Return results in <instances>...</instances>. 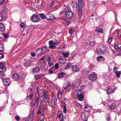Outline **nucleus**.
<instances>
[{
	"label": "nucleus",
	"mask_w": 121,
	"mask_h": 121,
	"mask_svg": "<svg viewBox=\"0 0 121 121\" xmlns=\"http://www.w3.org/2000/svg\"><path fill=\"white\" fill-rule=\"evenodd\" d=\"M42 93L43 95V100L41 101L40 103H42L43 102L45 103L49 102L50 99L48 93L45 89L43 90Z\"/></svg>",
	"instance_id": "obj_1"
},
{
	"label": "nucleus",
	"mask_w": 121,
	"mask_h": 121,
	"mask_svg": "<svg viewBox=\"0 0 121 121\" xmlns=\"http://www.w3.org/2000/svg\"><path fill=\"white\" fill-rule=\"evenodd\" d=\"M106 50V48L103 44H101L98 47L96 52L99 54H103Z\"/></svg>",
	"instance_id": "obj_2"
},
{
	"label": "nucleus",
	"mask_w": 121,
	"mask_h": 121,
	"mask_svg": "<svg viewBox=\"0 0 121 121\" xmlns=\"http://www.w3.org/2000/svg\"><path fill=\"white\" fill-rule=\"evenodd\" d=\"M39 94L38 93V91H37V93L35 94V99L32 100L31 102L30 105L31 106H34L35 104H36L37 105V104L39 100Z\"/></svg>",
	"instance_id": "obj_3"
},
{
	"label": "nucleus",
	"mask_w": 121,
	"mask_h": 121,
	"mask_svg": "<svg viewBox=\"0 0 121 121\" xmlns=\"http://www.w3.org/2000/svg\"><path fill=\"white\" fill-rule=\"evenodd\" d=\"M63 12H61L60 13V14H62L63 13L65 12V16L66 18L68 19H71L73 17V13L71 11L69 10H68V11H63Z\"/></svg>",
	"instance_id": "obj_4"
},
{
	"label": "nucleus",
	"mask_w": 121,
	"mask_h": 121,
	"mask_svg": "<svg viewBox=\"0 0 121 121\" xmlns=\"http://www.w3.org/2000/svg\"><path fill=\"white\" fill-rule=\"evenodd\" d=\"M47 48L45 47L39 49L36 51V54L37 55H42L47 50Z\"/></svg>",
	"instance_id": "obj_5"
},
{
	"label": "nucleus",
	"mask_w": 121,
	"mask_h": 121,
	"mask_svg": "<svg viewBox=\"0 0 121 121\" xmlns=\"http://www.w3.org/2000/svg\"><path fill=\"white\" fill-rule=\"evenodd\" d=\"M11 82V80L9 78L4 79L3 80V83L5 86H8L9 85Z\"/></svg>",
	"instance_id": "obj_6"
},
{
	"label": "nucleus",
	"mask_w": 121,
	"mask_h": 121,
	"mask_svg": "<svg viewBox=\"0 0 121 121\" xmlns=\"http://www.w3.org/2000/svg\"><path fill=\"white\" fill-rule=\"evenodd\" d=\"M30 19L34 22H37L39 19V17L37 15L34 14L30 18Z\"/></svg>",
	"instance_id": "obj_7"
},
{
	"label": "nucleus",
	"mask_w": 121,
	"mask_h": 121,
	"mask_svg": "<svg viewBox=\"0 0 121 121\" xmlns=\"http://www.w3.org/2000/svg\"><path fill=\"white\" fill-rule=\"evenodd\" d=\"M96 76L93 74H90L89 77V79L91 81H95L96 78Z\"/></svg>",
	"instance_id": "obj_8"
},
{
	"label": "nucleus",
	"mask_w": 121,
	"mask_h": 121,
	"mask_svg": "<svg viewBox=\"0 0 121 121\" xmlns=\"http://www.w3.org/2000/svg\"><path fill=\"white\" fill-rule=\"evenodd\" d=\"M34 109V107L31 108L30 118L28 121H32L33 118Z\"/></svg>",
	"instance_id": "obj_9"
},
{
	"label": "nucleus",
	"mask_w": 121,
	"mask_h": 121,
	"mask_svg": "<svg viewBox=\"0 0 121 121\" xmlns=\"http://www.w3.org/2000/svg\"><path fill=\"white\" fill-rule=\"evenodd\" d=\"M6 70V68L3 65L2 63L0 62V72H4Z\"/></svg>",
	"instance_id": "obj_10"
},
{
	"label": "nucleus",
	"mask_w": 121,
	"mask_h": 121,
	"mask_svg": "<svg viewBox=\"0 0 121 121\" xmlns=\"http://www.w3.org/2000/svg\"><path fill=\"white\" fill-rule=\"evenodd\" d=\"M49 45V47L52 49H54L55 48V47L54 45L53 41L52 40H50L48 42Z\"/></svg>",
	"instance_id": "obj_11"
},
{
	"label": "nucleus",
	"mask_w": 121,
	"mask_h": 121,
	"mask_svg": "<svg viewBox=\"0 0 121 121\" xmlns=\"http://www.w3.org/2000/svg\"><path fill=\"white\" fill-rule=\"evenodd\" d=\"M66 59L64 57L60 58L59 60V62L60 64H63L66 62Z\"/></svg>",
	"instance_id": "obj_12"
},
{
	"label": "nucleus",
	"mask_w": 121,
	"mask_h": 121,
	"mask_svg": "<svg viewBox=\"0 0 121 121\" xmlns=\"http://www.w3.org/2000/svg\"><path fill=\"white\" fill-rule=\"evenodd\" d=\"M72 68L73 71L75 72H77L79 70V68L76 65H73Z\"/></svg>",
	"instance_id": "obj_13"
},
{
	"label": "nucleus",
	"mask_w": 121,
	"mask_h": 121,
	"mask_svg": "<svg viewBox=\"0 0 121 121\" xmlns=\"http://www.w3.org/2000/svg\"><path fill=\"white\" fill-rule=\"evenodd\" d=\"M63 92V90L60 91L58 92L57 94V97L59 99H60L62 96Z\"/></svg>",
	"instance_id": "obj_14"
},
{
	"label": "nucleus",
	"mask_w": 121,
	"mask_h": 121,
	"mask_svg": "<svg viewBox=\"0 0 121 121\" xmlns=\"http://www.w3.org/2000/svg\"><path fill=\"white\" fill-rule=\"evenodd\" d=\"M13 78L15 80H17L21 78L17 74H14L13 76Z\"/></svg>",
	"instance_id": "obj_15"
},
{
	"label": "nucleus",
	"mask_w": 121,
	"mask_h": 121,
	"mask_svg": "<svg viewBox=\"0 0 121 121\" xmlns=\"http://www.w3.org/2000/svg\"><path fill=\"white\" fill-rule=\"evenodd\" d=\"M32 63V62L30 61H26L24 64V65L26 67H29L31 65Z\"/></svg>",
	"instance_id": "obj_16"
},
{
	"label": "nucleus",
	"mask_w": 121,
	"mask_h": 121,
	"mask_svg": "<svg viewBox=\"0 0 121 121\" xmlns=\"http://www.w3.org/2000/svg\"><path fill=\"white\" fill-rule=\"evenodd\" d=\"M5 28L3 24L2 23H0V31H4Z\"/></svg>",
	"instance_id": "obj_17"
},
{
	"label": "nucleus",
	"mask_w": 121,
	"mask_h": 121,
	"mask_svg": "<svg viewBox=\"0 0 121 121\" xmlns=\"http://www.w3.org/2000/svg\"><path fill=\"white\" fill-rule=\"evenodd\" d=\"M39 70V68L38 67L36 66L33 69L32 72L34 73H36L38 72Z\"/></svg>",
	"instance_id": "obj_18"
},
{
	"label": "nucleus",
	"mask_w": 121,
	"mask_h": 121,
	"mask_svg": "<svg viewBox=\"0 0 121 121\" xmlns=\"http://www.w3.org/2000/svg\"><path fill=\"white\" fill-rule=\"evenodd\" d=\"M61 19L62 20H64L63 22L65 25H68L70 24L69 22L67 20H65V19L64 18H62Z\"/></svg>",
	"instance_id": "obj_19"
},
{
	"label": "nucleus",
	"mask_w": 121,
	"mask_h": 121,
	"mask_svg": "<svg viewBox=\"0 0 121 121\" xmlns=\"http://www.w3.org/2000/svg\"><path fill=\"white\" fill-rule=\"evenodd\" d=\"M8 11V9L6 6H4L2 7V13H7Z\"/></svg>",
	"instance_id": "obj_20"
},
{
	"label": "nucleus",
	"mask_w": 121,
	"mask_h": 121,
	"mask_svg": "<svg viewBox=\"0 0 121 121\" xmlns=\"http://www.w3.org/2000/svg\"><path fill=\"white\" fill-rule=\"evenodd\" d=\"M55 99L54 98H53L52 99L51 101V104L53 107H55Z\"/></svg>",
	"instance_id": "obj_21"
},
{
	"label": "nucleus",
	"mask_w": 121,
	"mask_h": 121,
	"mask_svg": "<svg viewBox=\"0 0 121 121\" xmlns=\"http://www.w3.org/2000/svg\"><path fill=\"white\" fill-rule=\"evenodd\" d=\"M34 90V87L32 85L28 89V91L30 93L33 92Z\"/></svg>",
	"instance_id": "obj_22"
},
{
	"label": "nucleus",
	"mask_w": 121,
	"mask_h": 121,
	"mask_svg": "<svg viewBox=\"0 0 121 121\" xmlns=\"http://www.w3.org/2000/svg\"><path fill=\"white\" fill-rule=\"evenodd\" d=\"M77 95H78V100L80 101H82L83 99V96L82 95L80 94L79 95L78 94Z\"/></svg>",
	"instance_id": "obj_23"
},
{
	"label": "nucleus",
	"mask_w": 121,
	"mask_h": 121,
	"mask_svg": "<svg viewBox=\"0 0 121 121\" xmlns=\"http://www.w3.org/2000/svg\"><path fill=\"white\" fill-rule=\"evenodd\" d=\"M90 108L88 105H86L84 108L85 111L86 112H89L90 111V110H89Z\"/></svg>",
	"instance_id": "obj_24"
},
{
	"label": "nucleus",
	"mask_w": 121,
	"mask_h": 121,
	"mask_svg": "<svg viewBox=\"0 0 121 121\" xmlns=\"http://www.w3.org/2000/svg\"><path fill=\"white\" fill-rule=\"evenodd\" d=\"M78 17L79 19L81 18L82 15V10H78Z\"/></svg>",
	"instance_id": "obj_25"
},
{
	"label": "nucleus",
	"mask_w": 121,
	"mask_h": 121,
	"mask_svg": "<svg viewBox=\"0 0 121 121\" xmlns=\"http://www.w3.org/2000/svg\"><path fill=\"white\" fill-rule=\"evenodd\" d=\"M75 30V29L74 28H71L69 30V33L71 35H72Z\"/></svg>",
	"instance_id": "obj_26"
},
{
	"label": "nucleus",
	"mask_w": 121,
	"mask_h": 121,
	"mask_svg": "<svg viewBox=\"0 0 121 121\" xmlns=\"http://www.w3.org/2000/svg\"><path fill=\"white\" fill-rule=\"evenodd\" d=\"M114 91H112V89L111 88H109L107 90L106 92L108 95H109L111 94L112 92L114 93Z\"/></svg>",
	"instance_id": "obj_27"
},
{
	"label": "nucleus",
	"mask_w": 121,
	"mask_h": 121,
	"mask_svg": "<svg viewBox=\"0 0 121 121\" xmlns=\"http://www.w3.org/2000/svg\"><path fill=\"white\" fill-rule=\"evenodd\" d=\"M65 74L64 73L61 72L58 74V76L59 78H62Z\"/></svg>",
	"instance_id": "obj_28"
},
{
	"label": "nucleus",
	"mask_w": 121,
	"mask_h": 121,
	"mask_svg": "<svg viewBox=\"0 0 121 121\" xmlns=\"http://www.w3.org/2000/svg\"><path fill=\"white\" fill-rule=\"evenodd\" d=\"M39 108L42 110H44L46 109V108L43 105L41 104L39 106Z\"/></svg>",
	"instance_id": "obj_29"
},
{
	"label": "nucleus",
	"mask_w": 121,
	"mask_h": 121,
	"mask_svg": "<svg viewBox=\"0 0 121 121\" xmlns=\"http://www.w3.org/2000/svg\"><path fill=\"white\" fill-rule=\"evenodd\" d=\"M96 31L97 32H101L103 33V30L100 28H97L96 30Z\"/></svg>",
	"instance_id": "obj_30"
},
{
	"label": "nucleus",
	"mask_w": 121,
	"mask_h": 121,
	"mask_svg": "<svg viewBox=\"0 0 121 121\" xmlns=\"http://www.w3.org/2000/svg\"><path fill=\"white\" fill-rule=\"evenodd\" d=\"M77 4L75 2L72 1L71 5L72 7L73 8H76Z\"/></svg>",
	"instance_id": "obj_31"
},
{
	"label": "nucleus",
	"mask_w": 121,
	"mask_h": 121,
	"mask_svg": "<svg viewBox=\"0 0 121 121\" xmlns=\"http://www.w3.org/2000/svg\"><path fill=\"white\" fill-rule=\"evenodd\" d=\"M62 54L64 56V57H67L69 56V54L68 53L64 52L62 53Z\"/></svg>",
	"instance_id": "obj_32"
},
{
	"label": "nucleus",
	"mask_w": 121,
	"mask_h": 121,
	"mask_svg": "<svg viewBox=\"0 0 121 121\" xmlns=\"http://www.w3.org/2000/svg\"><path fill=\"white\" fill-rule=\"evenodd\" d=\"M33 94L34 93H33L32 94H31L30 95H28L27 98V99L28 100L31 99L32 97Z\"/></svg>",
	"instance_id": "obj_33"
},
{
	"label": "nucleus",
	"mask_w": 121,
	"mask_h": 121,
	"mask_svg": "<svg viewBox=\"0 0 121 121\" xmlns=\"http://www.w3.org/2000/svg\"><path fill=\"white\" fill-rule=\"evenodd\" d=\"M57 116L60 118H61L63 117L62 114L60 112H59L57 113Z\"/></svg>",
	"instance_id": "obj_34"
},
{
	"label": "nucleus",
	"mask_w": 121,
	"mask_h": 121,
	"mask_svg": "<svg viewBox=\"0 0 121 121\" xmlns=\"http://www.w3.org/2000/svg\"><path fill=\"white\" fill-rule=\"evenodd\" d=\"M39 16L43 19H45L46 18V16L43 13H40L39 14Z\"/></svg>",
	"instance_id": "obj_35"
},
{
	"label": "nucleus",
	"mask_w": 121,
	"mask_h": 121,
	"mask_svg": "<svg viewBox=\"0 0 121 121\" xmlns=\"http://www.w3.org/2000/svg\"><path fill=\"white\" fill-rule=\"evenodd\" d=\"M4 50V48L3 47V44L1 43H0V51H3Z\"/></svg>",
	"instance_id": "obj_36"
},
{
	"label": "nucleus",
	"mask_w": 121,
	"mask_h": 121,
	"mask_svg": "<svg viewBox=\"0 0 121 121\" xmlns=\"http://www.w3.org/2000/svg\"><path fill=\"white\" fill-rule=\"evenodd\" d=\"M21 27L22 28H24L26 27V25L23 23H21L20 24Z\"/></svg>",
	"instance_id": "obj_37"
},
{
	"label": "nucleus",
	"mask_w": 121,
	"mask_h": 121,
	"mask_svg": "<svg viewBox=\"0 0 121 121\" xmlns=\"http://www.w3.org/2000/svg\"><path fill=\"white\" fill-rule=\"evenodd\" d=\"M86 117L85 114L84 113H82L81 114V117L82 119H84Z\"/></svg>",
	"instance_id": "obj_38"
},
{
	"label": "nucleus",
	"mask_w": 121,
	"mask_h": 121,
	"mask_svg": "<svg viewBox=\"0 0 121 121\" xmlns=\"http://www.w3.org/2000/svg\"><path fill=\"white\" fill-rule=\"evenodd\" d=\"M71 65V64L70 63H68L67 65V66L65 68L66 69H69Z\"/></svg>",
	"instance_id": "obj_39"
},
{
	"label": "nucleus",
	"mask_w": 121,
	"mask_h": 121,
	"mask_svg": "<svg viewBox=\"0 0 121 121\" xmlns=\"http://www.w3.org/2000/svg\"><path fill=\"white\" fill-rule=\"evenodd\" d=\"M116 77H119L120 76L121 73L120 71H117L116 73Z\"/></svg>",
	"instance_id": "obj_40"
},
{
	"label": "nucleus",
	"mask_w": 121,
	"mask_h": 121,
	"mask_svg": "<svg viewBox=\"0 0 121 121\" xmlns=\"http://www.w3.org/2000/svg\"><path fill=\"white\" fill-rule=\"evenodd\" d=\"M95 43V42L94 41L92 42H90L89 43V44L91 46H93L94 45Z\"/></svg>",
	"instance_id": "obj_41"
},
{
	"label": "nucleus",
	"mask_w": 121,
	"mask_h": 121,
	"mask_svg": "<svg viewBox=\"0 0 121 121\" xmlns=\"http://www.w3.org/2000/svg\"><path fill=\"white\" fill-rule=\"evenodd\" d=\"M83 0H78V6H82V3Z\"/></svg>",
	"instance_id": "obj_42"
},
{
	"label": "nucleus",
	"mask_w": 121,
	"mask_h": 121,
	"mask_svg": "<svg viewBox=\"0 0 121 121\" xmlns=\"http://www.w3.org/2000/svg\"><path fill=\"white\" fill-rule=\"evenodd\" d=\"M78 92L80 93H81L82 92V90H77L75 91V93L77 94L78 95Z\"/></svg>",
	"instance_id": "obj_43"
},
{
	"label": "nucleus",
	"mask_w": 121,
	"mask_h": 121,
	"mask_svg": "<svg viewBox=\"0 0 121 121\" xmlns=\"http://www.w3.org/2000/svg\"><path fill=\"white\" fill-rule=\"evenodd\" d=\"M110 108L112 109H114L115 107V105H113V104H112L111 105L109 106Z\"/></svg>",
	"instance_id": "obj_44"
},
{
	"label": "nucleus",
	"mask_w": 121,
	"mask_h": 121,
	"mask_svg": "<svg viewBox=\"0 0 121 121\" xmlns=\"http://www.w3.org/2000/svg\"><path fill=\"white\" fill-rule=\"evenodd\" d=\"M34 79L35 80H38L39 79L41 78V77L40 76H35L34 77Z\"/></svg>",
	"instance_id": "obj_45"
},
{
	"label": "nucleus",
	"mask_w": 121,
	"mask_h": 121,
	"mask_svg": "<svg viewBox=\"0 0 121 121\" xmlns=\"http://www.w3.org/2000/svg\"><path fill=\"white\" fill-rule=\"evenodd\" d=\"M60 43V42L56 41L54 43L53 42L54 45L55 46H57Z\"/></svg>",
	"instance_id": "obj_46"
},
{
	"label": "nucleus",
	"mask_w": 121,
	"mask_h": 121,
	"mask_svg": "<svg viewBox=\"0 0 121 121\" xmlns=\"http://www.w3.org/2000/svg\"><path fill=\"white\" fill-rule=\"evenodd\" d=\"M102 57L103 56H99L97 57V60L98 61H99L100 60V59H101Z\"/></svg>",
	"instance_id": "obj_47"
},
{
	"label": "nucleus",
	"mask_w": 121,
	"mask_h": 121,
	"mask_svg": "<svg viewBox=\"0 0 121 121\" xmlns=\"http://www.w3.org/2000/svg\"><path fill=\"white\" fill-rule=\"evenodd\" d=\"M9 34L8 33H6L3 35L4 37L5 38H7L9 36Z\"/></svg>",
	"instance_id": "obj_48"
},
{
	"label": "nucleus",
	"mask_w": 121,
	"mask_h": 121,
	"mask_svg": "<svg viewBox=\"0 0 121 121\" xmlns=\"http://www.w3.org/2000/svg\"><path fill=\"white\" fill-rule=\"evenodd\" d=\"M69 9V8L68 6H67L66 7L64 8V10L65 11H67Z\"/></svg>",
	"instance_id": "obj_49"
},
{
	"label": "nucleus",
	"mask_w": 121,
	"mask_h": 121,
	"mask_svg": "<svg viewBox=\"0 0 121 121\" xmlns=\"http://www.w3.org/2000/svg\"><path fill=\"white\" fill-rule=\"evenodd\" d=\"M114 48L117 50H119V48L118 46L117 45H115L114 46Z\"/></svg>",
	"instance_id": "obj_50"
},
{
	"label": "nucleus",
	"mask_w": 121,
	"mask_h": 121,
	"mask_svg": "<svg viewBox=\"0 0 121 121\" xmlns=\"http://www.w3.org/2000/svg\"><path fill=\"white\" fill-rule=\"evenodd\" d=\"M40 68L42 70H44L45 69V67H44V65L42 64L40 66Z\"/></svg>",
	"instance_id": "obj_51"
},
{
	"label": "nucleus",
	"mask_w": 121,
	"mask_h": 121,
	"mask_svg": "<svg viewBox=\"0 0 121 121\" xmlns=\"http://www.w3.org/2000/svg\"><path fill=\"white\" fill-rule=\"evenodd\" d=\"M54 0H51V1L50 3V6H52L54 4Z\"/></svg>",
	"instance_id": "obj_52"
},
{
	"label": "nucleus",
	"mask_w": 121,
	"mask_h": 121,
	"mask_svg": "<svg viewBox=\"0 0 121 121\" xmlns=\"http://www.w3.org/2000/svg\"><path fill=\"white\" fill-rule=\"evenodd\" d=\"M85 70L83 72L82 74L84 76H85L87 74V72H86L85 71Z\"/></svg>",
	"instance_id": "obj_53"
},
{
	"label": "nucleus",
	"mask_w": 121,
	"mask_h": 121,
	"mask_svg": "<svg viewBox=\"0 0 121 121\" xmlns=\"http://www.w3.org/2000/svg\"><path fill=\"white\" fill-rule=\"evenodd\" d=\"M16 120L17 121H19L20 120V117L19 116H17L15 117Z\"/></svg>",
	"instance_id": "obj_54"
},
{
	"label": "nucleus",
	"mask_w": 121,
	"mask_h": 121,
	"mask_svg": "<svg viewBox=\"0 0 121 121\" xmlns=\"http://www.w3.org/2000/svg\"><path fill=\"white\" fill-rule=\"evenodd\" d=\"M117 68L116 67H114L113 69V71L114 72H115L117 70Z\"/></svg>",
	"instance_id": "obj_55"
},
{
	"label": "nucleus",
	"mask_w": 121,
	"mask_h": 121,
	"mask_svg": "<svg viewBox=\"0 0 121 121\" xmlns=\"http://www.w3.org/2000/svg\"><path fill=\"white\" fill-rule=\"evenodd\" d=\"M4 2V0H0V4H3Z\"/></svg>",
	"instance_id": "obj_56"
},
{
	"label": "nucleus",
	"mask_w": 121,
	"mask_h": 121,
	"mask_svg": "<svg viewBox=\"0 0 121 121\" xmlns=\"http://www.w3.org/2000/svg\"><path fill=\"white\" fill-rule=\"evenodd\" d=\"M78 84H76L75 83H73V85L74 86L75 88H77L78 86Z\"/></svg>",
	"instance_id": "obj_57"
},
{
	"label": "nucleus",
	"mask_w": 121,
	"mask_h": 121,
	"mask_svg": "<svg viewBox=\"0 0 121 121\" xmlns=\"http://www.w3.org/2000/svg\"><path fill=\"white\" fill-rule=\"evenodd\" d=\"M4 57V55L3 54H0V59L3 58Z\"/></svg>",
	"instance_id": "obj_58"
},
{
	"label": "nucleus",
	"mask_w": 121,
	"mask_h": 121,
	"mask_svg": "<svg viewBox=\"0 0 121 121\" xmlns=\"http://www.w3.org/2000/svg\"><path fill=\"white\" fill-rule=\"evenodd\" d=\"M82 6H78V9H79V10H82Z\"/></svg>",
	"instance_id": "obj_59"
},
{
	"label": "nucleus",
	"mask_w": 121,
	"mask_h": 121,
	"mask_svg": "<svg viewBox=\"0 0 121 121\" xmlns=\"http://www.w3.org/2000/svg\"><path fill=\"white\" fill-rule=\"evenodd\" d=\"M112 40V38H110L108 40V42L109 43H110L111 42Z\"/></svg>",
	"instance_id": "obj_60"
},
{
	"label": "nucleus",
	"mask_w": 121,
	"mask_h": 121,
	"mask_svg": "<svg viewBox=\"0 0 121 121\" xmlns=\"http://www.w3.org/2000/svg\"><path fill=\"white\" fill-rule=\"evenodd\" d=\"M31 55L32 56L34 57L35 56V53L34 52H32L31 53Z\"/></svg>",
	"instance_id": "obj_61"
},
{
	"label": "nucleus",
	"mask_w": 121,
	"mask_h": 121,
	"mask_svg": "<svg viewBox=\"0 0 121 121\" xmlns=\"http://www.w3.org/2000/svg\"><path fill=\"white\" fill-rule=\"evenodd\" d=\"M51 61V58L49 57H48L47 60V61L48 62V63L50 61Z\"/></svg>",
	"instance_id": "obj_62"
},
{
	"label": "nucleus",
	"mask_w": 121,
	"mask_h": 121,
	"mask_svg": "<svg viewBox=\"0 0 121 121\" xmlns=\"http://www.w3.org/2000/svg\"><path fill=\"white\" fill-rule=\"evenodd\" d=\"M55 66L56 69H57L58 68L59 65L58 64H56L55 65Z\"/></svg>",
	"instance_id": "obj_63"
},
{
	"label": "nucleus",
	"mask_w": 121,
	"mask_h": 121,
	"mask_svg": "<svg viewBox=\"0 0 121 121\" xmlns=\"http://www.w3.org/2000/svg\"><path fill=\"white\" fill-rule=\"evenodd\" d=\"M66 104L65 103H64L62 105L63 107L64 108H66Z\"/></svg>",
	"instance_id": "obj_64"
}]
</instances>
